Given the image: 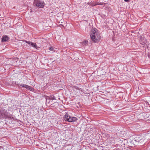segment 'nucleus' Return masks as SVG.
Wrapping results in <instances>:
<instances>
[{
    "mask_svg": "<svg viewBox=\"0 0 150 150\" xmlns=\"http://www.w3.org/2000/svg\"><path fill=\"white\" fill-rule=\"evenodd\" d=\"M46 98H48L49 99H50L51 100H56L55 98V97L53 96V95H51L49 96H47Z\"/></svg>",
    "mask_w": 150,
    "mask_h": 150,
    "instance_id": "11",
    "label": "nucleus"
},
{
    "mask_svg": "<svg viewBox=\"0 0 150 150\" xmlns=\"http://www.w3.org/2000/svg\"><path fill=\"white\" fill-rule=\"evenodd\" d=\"M30 12H32V9H30Z\"/></svg>",
    "mask_w": 150,
    "mask_h": 150,
    "instance_id": "21",
    "label": "nucleus"
},
{
    "mask_svg": "<svg viewBox=\"0 0 150 150\" xmlns=\"http://www.w3.org/2000/svg\"><path fill=\"white\" fill-rule=\"evenodd\" d=\"M46 104L47 106H50L53 104L52 100L47 98H46Z\"/></svg>",
    "mask_w": 150,
    "mask_h": 150,
    "instance_id": "9",
    "label": "nucleus"
},
{
    "mask_svg": "<svg viewBox=\"0 0 150 150\" xmlns=\"http://www.w3.org/2000/svg\"><path fill=\"white\" fill-rule=\"evenodd\" d=\"M20 86H21V88H25L26 89L31 91H33L34 89L32 87L26 84H21Z\"/></svg>",
    "mask_w": 150,
    "mask_h": 150,
    "instance_id": "5",
    "label": "nucleus"
},
{
    "mask_svg": "<svg viewBox=\"0 0 150 150\" xmlns=\"http://www.w3.org/2000/svg\"><path fill=\"white\" fill-rule=\"evenodd\" d=\"M129 0H124L125 1V2H128Z\"/></svg>",
    "mask_w": 150,
    "mask_h": 150,
    "instance_id": "20",
    "label": "nucleus"
},
{
    "mask_svg": "<svg viewBox=\"0 0 150 150\" xmlns=\"http://www.w3.org/2000/svg\"><path fill=\"white\" fill-rule=\"evenodd\" d=\"M64 120L68 122H72L76 121L77 118L75 117L70 116L68 113H66L64 116Z\"/></svg>",
    "mask_w": 150,
    "mask_h": 150,
    "instance_id": "3",
    "label": "nucleus"
},
{
    "mask_svg": "<svg viewBox=\"0 0 150 150\" xmlns=\"http://www.w3.org/2000/svg\"><path fill=\"white\" fill-rule=\"evenodd\" d=\"M141 137L140 136H138L135 137V141L136 142H140V141L141 140Z\"/></svg>",
    "mask_w": 150,
    "mask_h": 150,
    "instance_id": "13",
    "label": "nucleus"
},
{
    "mask_svg": "<svg viewBox=\"0 0 150 150\" xmlns=\"http://www.w3.org/2000/svg\"><path fill=\"white\" fill-rule=\"evenodd\" d=\"M5 117L6 118L9 119H12L13 118V117H12V115L8 112H7L6 110L4 114V117Z\"/></svg>",
    "mask_w": 150,
    "mask_h": 150,
    "instance_id": "8",
    "label": "nucleus"
},
{
    "mask_svg": "<svg viewBox=\"0 0 150 150\" xmlns=\"http://www.w3.org/2000/svg\"><path fill=\"white\" fill-rule=\"evenodd\" d=\"M72 88L74 90H75V89H76V90H79V91H82V89L81 88L76 86H73Z\"/></svg>",
    "mask_w": 150,
    "mask_h": 150,
    "instance_id": "14",
    "label": "nucleus"
},
{
    "mask_svg": "<svg viewBox=\"0 0 150 150\" xmlns=\"http://www.w3.org/2000/svg\"><path fill=\"white\" fill-rule=\"evenodd\" d=\"M5 109L0 110V118L3 119L4 118Z\"/></svg>",
    "mask_w": 150,
    "mask_h": 150,
    "instance_id": "7",
    "label": "nucleus"
},
{
    "mask_svg": "<svg viewBox=\"0 0 150 150\" xmlns=\"http://www.w3.org/2000/svg\"><path fill=\"white\" fill-rule=\"evenodd\" d=\"M9 39V38L7 35H4L2 38L1 41L2 42H5L8 41Z\"/></svg>",
    "mask_w": 150,
    "mask_h": 150,
    "instance_id": "10",
    "label": "nucleus"
},
{
    "mask_svg": "<svg viewBox=\"0 0 150 150\" xmlns=\"http://www.w3.org/2000/svg\"><path fill=\"white\" fill-rule=\"evenodd\" d=\"M91 39L94 42H98L100 39V36L98 30L96 28L92 29L90 33Z\"/></svg>",
    "mask_w": 150,
    "mask_h": 150,
    "instance_id": "1",
    "label": "nucleus"
},
{
    "mask_svg": "<svg viewBox=\"0 0 150 150\" xmlns=\"http://www.w3.org/2000/svg\"><path fill=\"white\" fill-rule=\"evenodd\" d=\"M25 42L28 44L29 45L31 46L32 47L35 48L36 49L38 50L39 47L35 43H33L30 41H25Z\"/></svg>",
    "mask_w": 150,
    "mask_h": 150,
    "instance_id": "6",
    "label": "nucleus"
},
{
    "mask_svg": "<svg viewBox=\"0 0 150 150\" xmlns=\"http://www.w3.org/2000/svg\"><path fill=\"white\" fill-rule=\"evenodd\" d=\"M99 2H97L94 5H93L94 6H95L98 5H99Z\"/></svg>",
    "mask_w": 150,
    "mask_h": 150,
    "instance_id": "17",
    "label": "nucleus"
},
{
    "mask_svg": "<svg viewBox=\"0 0 150 150\" xmlns=\"http://www.w3.org/2000/svg\"><path fill=\"white\" fill-rule=\"evenodd\" d=\"M13 84L18 86L19 88H21V86H20L21 84L19 82L15 81L13 82Z\"/></svg>",
    "mask_w": 150,
    "mask_h": 150,
    "instance_id": "15",
    "label": "nucleus"
},
{
    "mask_svg": "<svg viewBox=\"0 0 150 150\" xmlns=\"http://www.w3.org/2000/svg\"><path fill=\"white\" fill-rule=\"evenodd\" d=\"M140 44L144 45V47L145 48L148 47L149 42L146 40V39L145 38L144 36L142 37V36H141V38L140 40Z\"/></svg>",
    "mask_w": 150,
    "mask_h": 150,
    "instance_id": "4",
    "label": "nucleus"
},
{
    "mask_svg": "<svg viewBox=\"0 0 150 150\" xmlns=\"http://www.w3.org/2000/svg\"><path fill=\"white\" fill-rule=\"evenodd\" d=\"M33 5L39 8L44 7L45 4L44 2L41 0H34L33 2Z\"/></svg>",
    "mask_w": 150,
    "mask_h": 150,
    "instance_id": "2",
    "label": "nucleus"
},
{
    "mask_svg": "<svg viewBox=\"0 0 150 150\" xmlns=\"http://www.w3.org/2000/svg\"><path fill=\"white\" fill-rule=\"evenodd\" d=\"M49 50L50 51H52L53 50H54V48L52 47H50L49 48Z\"/></svg>",
    "mask_w": 150,
    "mask_h": 150,
    "instance_id": "16",
    "label": "nucleus"
},
{
    "mask_svg": "<svg viewBox=\"0 0 150 150\" xmlns=\"http://www.w3.org/2000/svg\"><path fill=\"white\" fill-rule=\"evenodd\" d=\"M88 41L87 40H85L81 42V44L83 46H86L88 45Z\"/></svg>",
    "mask_w": 150,
    "mask_h": 150,
    "instance_id": "12",
    "label": "nucleus"
},
{
    "mask_svg": "<svg viewBox=\"0 0 150 150\" xmlns=\"http://www.w3.org/2000/svg\"><path fill=\"white\" fill-rule=\"evenodd\" d=\"M0 150H4V149L1 146H0Z\"/></svg>",
    "mask_w": 150,
    "mask_h": 150,
    "instance_id": "18",
    "label": "nucleus"
},
{
    "mask_svg": "<svg viewBox=\"0 0 150 150\" xmlns=\"http://www.w3.org/2000/svg\"><path fill=\"white\" fill-rule=\"evenodd\" d=\"M103 3H99V5H102Z\"/></svg>",
    "mask_w": 150,
    "mask_h": 150,
    "instance_id": "19",
    "label": "nucleus"
}]
</instances>
